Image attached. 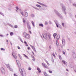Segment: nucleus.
Wrapping results in <instances>:
<instances>
[{
    "label": "nucleus",
    "mask_w": 76,
    "mask_h": 76,
    "mask_svg": "<svg viewBox=\"0 0 76 76\" xmlns=\"http://www.w3.org/2000/svg\"><path fill=\"white\" fill-rule=\"evenodd\" d=\"M19 70L20 72V73L22 76H26V72L23 69H20L19 68Z\"/></svg>",
    "instance_id": "f257e3e1"
},
{
    "label": "nucleus",
    "mask_w": 76,
    "mask_h": 76,
    "mask_svg": "<svg viewBox=\"0 0 76 76\" xmlns=\"http://www.w3.org/2000/svg\"><path fill=\"white\" fill-rule=\"evenodd\" d=\"M42 36L45 39H47L48 38H49L50 39H51V35H48L46 33L45 34H42Z\"/></svg>",
    "instance_id": "f03ea898"
},
{
    "label": "nucleus",
    "mask_w": 76,
    "mask_h": 76,
    "mask_svg": "<svg viewBox=\"0 0 76 76\" xmlns=\"http://www.w3.org/2000/svg\"><path fill=\"white\" fill-rule=\"evenodd\" d=\"M60 5L62 7L61 9L63 11V12H64V14H65V15H66V12H65V10H66V8L65 7H64V6L63 4L61 3L60 4Z\"/></svg>",
    "instance_id": "7ed1b4c3"
},
{
    "label": "nucleus",
    "mask_w": 76,
    "mask_h": 76,
    "mask_svg": "<svg viewBox=\"0 0 76 76\" xmlns=\"http://www.w3.org/2000/svg\"><path fill=\"white\" fill-rule=\"evenodd\" d=\"M54 11L56 13V15H58V16H59L60 18H61V19H63V17L62 16H61V15H60V13H59L57 10H54Z\"/></svg>",
    "instance_id": "20e7f679"
},
{
    "label": "nucleus",
    "mask_w": 76,
    "mask_h": 76,
    "mask_svg": "<svg viewBox=\"0 0 76 76\" xmlns=\"http://www.w3.org/2000/svg\"><path fill=\"white\" fill-rule=\"evenodd\" d=\"M23 35L26 38H27V39H29V38H30V36H29V35L28 34H26V32H24Z\"/></svg>",
    "instance_id": "39448f33"
},
{
    "label": "nucleus",
    "mask_w": 76,
    "mask_h": 76,
    "mask_svg": "<svg viewBox=\"0 0 76 76\" xmlns=\"http://www.w3.org/2000/svg\"><path fill=\"white\" fill-rule=\"evenodd\" d=\"M2 74L3 75L5 74V70L3 68H1V69Z\"/></svg>",
    "instance_id": "423d86ee"
},
{
    "label": "nucleus",
    "mask_w": 76,
    "mask_h": 76,
    "mask_svg": "<svg viewBox=\"0 0 76 76\" xmlns=\"http://www.w3.org/2000/svg\"><path fill=\"white\" fill-rule=\"evenodd\" d=\"M31 47V48H32V49H33V50H34V51H35V53H37V51H36V50H35V47H34V46H32L31 45H30Z\"/></svg>",
    "instance_id": "0eeeda50"
},
{
    "label": "nucleus",
    "mask_w": 76,
    "mask_h": 76,
    "mask_svg": "<svg viewBox=\"0 0 76 76\" xmlns=\"http://www.w3.org/2000/svg\"><path fill=\"white\" fill-rule=\"evenodd\" d=\"M42 65L43 66H44V67H45V68H46V69H48V66L45 65V64L44 63H42Z\"/></svg>",
    "instance_id": "6e6552de"
},
{
    "label": "nucleus",
    "mask_w": 76,
    "mask_h": 76,
    "mask_svg": "<svg viewBox=\"0 0 76 76\" xmlns=\"http://www.w3.org/2000/svg\"><path fill=\"white\" fill-rule=\"evenodd\" d=\"M27 28H28L29 30H30L31 29V26L30 25H29V24L28 23H27Z\"/></svg>",
    "instance_id": "1a4fd4ad"
},
{
    "label": "nucleus",
    "mask_w": 76,
    "mask_h": 76,
    "mask_svg": "<svg viewBox=\"0 0 76 76\" xmlns=\"http://www.w3.org/2000/svg\"><path fill=\"white\" fill-rule=\"evenodd\" d=\"M62 43L63 45H65V40H64V39H62Z\"/></svg>",
    "instance_id": "9d476101"
},
{
    "label": "nucleus",
    "mask_w": 76,
    "mask_h": 76,
    "mask_svg": "<svg viewBox=\"0 0 76 76\" xmlns=\"http://www.w3.org/2000/svg\"><path fill=\"white\" fill-rule=\"evenodd\" d=\"M12 54L13 56L15 58V59H17V57H16V56H15V55H16L15 53H13Z\"/></svg>",
    "instance_id": "9b49d317"
},
{
    "label": "nucleus",
    "mask_w": 76,
    "mask_h": 76,
    "mask_svg": "<svg viewBox=\"0 0 76 76\" xmlns=\"http://www.w3.org/2000/svg\"><path fill=\"white\" fill-rule=\"evenodd\" d=\"M24 16L26 17H28V14L27 12H25L24 13Z\"/></svg>",
    "instance_id": "f8f14e48"
},
{
    "label": "nucleus",
    "mask_w": 76,
    "mask_h": 76,
    "mask_svg": "<svg viewBox=\"0 0 76 76\" xmlns=\"http://www.w3.org/2000/svg\"><path fill=\"white\" fill-rule=\"evenodd\" d=\"M62 62L64 64V65H66V66H67V64H66V63H67V62L65 61H64L63 60L62 61Z\"/></svg>",
    "instance_id": "ddd939ff"
},
{
    "label": "nucleus",
    "mask_w": 76,
    "mask_h": 76,
    "mask_svg": "<svg viewBox=\"0 0 76 76\" xmlns=\"http://www.w3.org/2000/svg\"><path fill=\"white\" fill-rule=\"evenodd\" d=\"M54 22L56 23L57 28H58V25H57V23H58V22H57L56 20H55Z\"/></svg>",
    "instance_id": "4468645a"
},
{
    "label": "nucleus",
    "mask_w": 76,
    "mask_h": 76,
    "mask_svg": "<svg viewBox=\"0 0 76 76\" xmlns=\"http://www.w3.org/2000/svg\"><path fill=\"white\" fill-rule=\"evenodd\" d=\"M73 57L74 58H75L76 57V54H75L74 53H73Z\"/></svg>",
    "instance_id": "2eb2a0df"
},
{
    "label": "nucleus",
    "mask_w": 76,
    "mask_h": 76,
    "mask_svg": "<svg viewBox=\"0 0 76 76\" xmlns=\"http://www.w3.org/2000/svg\"><path fill=\"white\" fill-rule=\"evenodd\" d=\"M37 3H38L39 4H40V5H41L42 6H45V5L43 4H42V3L39 2H37Z\"/></svg>",
    "instance_id": "dca6fc26"
},
{
    "label": "nucleus",
    "mask_w": 76,
    "mask_h": 76,
    "mask_svg": "<svg viewBox=\"0 0 76 76\" xmlns=\"http://www.w3.org/2000/svg\"><path fill=\"white\" fill-rule=\"evenodd\" d=\"M16 61L17 63V64H18L19 67H20V64H18V60H17Z\"/></svg>",
    "instance_id": "f3484780"
},
{
    "label": "nucleus",
    "mask_w": 76,
    "mask_h": 76,
    "mask_svg": "<svg viewBox=\"0 0 76 76\" xmlns=\"http://www.w3.org/2000/svg\"><path fill=\"white\" fill-rule=\"evenodd\" d=\"M31 23L34 27H35V24L33 21H31Z\"/></svg>",
    "instance_id": "a211bd4d"
},
{
    "label": "nucleus",
    "mask_w": 76,
    "mask_h": 76,
    "mask_svg": "<svg viewBox=\"0 0 76 76\" xmlns=\"http://www.w3.org/2000/svg\"><path fill=\"white\" fill-rule=\"evenodd\" d=\"M57 35V34L56 33H54L53 34V37H54V38H56V36Z\"/></svg>",
    "instance_id": "6ab92c4d"
},
{
    "label": "nucleus",
    "mask_w": 76,
    "mask_h": 76,
    "mask_svg": "<svg viewBox=\"0 0 76 76\" xmlns=\"http://www.w3.org/2000/svg\"><path fill=\"white\" fill-rule=\"evenodd\" d=\"M39 26H42V27H43V26H44L43 25V24H39Z\"/></svg>",
    "instance_id": "aec40b11"
},
{
    "label": "nucleus",
    "mask_w": 76,
    "mask_h": 76,
    "mask_svg": "<svg viewBox=\"0 0 76 76\" xmlns=\"http://www.w3.org/2000/svg\"><path fill=\"white\" fill-rule=\"evenodd\" d=\"M24 44H25L26 45V47H28V45L27 44V43L26 42V41H25L24 42Z\"/></svg>",
    "instance_id": "412c9836"
},
{
    "label": "nucleus",
    "mask_w": 76,
    "mask_h": 76,
    "mask_svg": "<svg viewBox=\"0 0 76 76\" xmlns=\"http://www.w3.org/2000/svg\"><path fill=\"white\" fill-rule=\"evenodd\" d=\"M44 74L45 76H48V74H47V73H46V72H44Z\"/></svg>",
    "instance_id": "4be33fe9"
},
{
    "label": "nucleus",
    "mask_w": 76,
    "mask_h": 76,
    "mask_svg": "<svg viewBox=\"0 0 76 76\" xmlns=\"http://www.w3.org/2000/svg\"><path fill=\"white\" fill-rule=\"evenodd\" d=\"M10 35H11V36H12V35H13V32H11L10 33Z\"/></svg>",
    "instance_id": "5701e85b"
},
{
    "label": "nucleus",
    "mask_w": 76,
    "mask_h": 76,
    "mask_svg": "<svg viewBox=\"0 0 76 76\" xmlns=\"http://www.w3.org/2000/svg\"><path fill=\"white\" fill-rule=\"evenodd\" d=\"M56 44L57 46H58V41H56Z\"/></svg>",
    "instance_id": "b1692460"
},
{
    "label": "nucleus",
    "mask_w": 76,
    "mask_h": 76,
    "mask_svg": "<svg viewBox=\"0 0 76 76\" xmlns=\"http://www.w3.org/2000/svg\"><path fill=\"white\" fill-rule=\"evenodd\" d=\"M36 6H37V7H41V6L38 4H37Z\"/></svg>",
    "instance_id": "393cba45"
},
{
    "label": "nucleus",
    "mask_w": 76,
    "mask_h": 76,
    "mask_svg": "<svg viewBox=\"0 0 76 76\" xmlns=\"http://www.w3.org/2000/svg\"><path fill=\"white\" fill-rule=\"evenodd\" d=\"M9 69L10 71H11V72H13V69H12V68L10 67Z\"/></svg>",
    "instance_id": "a878e982"
},
{
    "label": "nucleus",
    "mask_w": 76,
    "mask_h": 76,
    "mask_svg": "<svg viewBox=\"0 0 76 76\" xmlns=\"http://www.w3.org/2000/svg\"><path fill=\"white\" fill-rule=\"evenodd\" d=\"M33 7V8H34V9H36V10H39V9H38L37 8H36V7Z\"/></svg>",
    "instance_id": "bb28decb"
},
{
    "label": "nucleus",
    "mask_w": 76,
    "mask_h": 76,
    "mask_svg": "<svg viewBox=\"0 0 76 76\" xmlns=\"http://www.w3.org/2000/svg\"><path fill=\"white\" fill-rule=\"evenodd\" d=\"M31 17H32V18H34V16H35L33 14H31Z\"/></svg>",
    "instance_id": "cd10ccee"
},
{
    "label": "nucleus",
    "mask_w": 76,
    "mask_h": 76,
    "mask_svg": "<svg viewBox=\"0 0 76 76\" xmlns=\"http://www.w3.org/2000/svg\"><path fill=\"white\" fill-rule=\"evenodd\" d=\"M56 38L57 39H58L60 38V36H57Z\"/></svg>",
    "instance_id": "c85d7f7f"
},
{
    "label": "nucleus",
    "mask_w": 76,
    "mask_h": 76,
    "mask_svg": "<svg viewBox=\"0 0 76 76\" xmlns=\"http://www.w3.org/2000/svg\"><path fill=\"white\" fill-rule=\"evenodd\" d=\"M58 56L60 60H61V56H60V55H59Z\"/></svg>",
    "instance_id": "c756f323"
},
{
    "label": "nucleus",
    "mask_w": 76,
    "mask_h": 76,
    "mask_svg": "<svg viewBox=\"0 0 76 76\" xmlns=\"http://www.w3.org/2000/svg\"><path fill=\"white\" fill-rule=\"evenodd\" d=\"M62 25L63 26V27H64V23H62Z\"/></svg>",
    "instance_id": "7c9ffc66"
},
{
    "label": "nucleus",
    "mask_w": 76,
    "mask_h": 76,
    "mask_svg": "<svg viewBox=\"0 0 76 76\" xmlns=\"http://www.w3.org/2000/svg\"><path fill=\"white\" fill-rule=\"evenodd\" d=\"M23 56H24L25 57H26V58H28V56H26V55H25V54H24Z\"/></svg>",
    "instance_id": "2f4dec72"
},
{
    "label": "nucleus",
    "mask_w": 76,
    "mask_h": 76,
    "mask_svg": "<svg viewBox=\"0 0 76 76\" xmlns=\"http://www.w3.org/2000/svg\"><path fill=\"white\" fill-rule=\"evenodd\" d=\"M21 14L22 15V16H24V13H23V12H21Z\"/></svg>",
    "instance_id": "473e14b6"
},
{
    "label": "nucleus",
    "mask_w": 76,
    "mask_h": 76,
    "mask_svg": "<svg viewBox=\"0 0 76 76\" xmlns=\"http://www.w3.org/2000/svg\"><path fill=\"white\" fill-rule=\"evenodd\" d=\"M40 10H45L43 8H41L40 9Z\"/></svg>",
    "instance_id": "72a5a7b5"
},
{
    "label": "nucleus",
    "mask_w": 76,
    "mask_h": 76,
    "mask_svg": "<svg viewBox=\"0 0 76 76\" xmlns=\"http://www.w3.org/2000/svg\"><path fill=\"white\" fill-rule=\"evenodd\" d=\"M6 65L7 66V68H9V69L10 68V66H9V64Z\"/></svg>",
    "instance_id": "f704fd0d"
},
{
    "label": "nucleus",
    "mask_w": 76,
    "mask_h": 76,
    "mask_svg": "<svg viewBox=\"0 0 76 76\" xmlns=\"http://www.w3.org/2000/svg\"><path fill=\"white\" fill-rule=\"evenodd\" d=\"M1 50H2L3 51H4V50H5V49H4L3 48H1Z\"/></svg>",
    "instance_id": "c9c22d12"
},
{
    "label": "nucleus",
    "mask_w": 76,
    "mask_h": 76,
    "mask_svg": "<svg viewBox=\"0 0 76 76\" xmlns=\"http://www.w3.org/2000/svg\"><path fill=\"white\" fill-rule=\"evenodd\" d=\"M14 28H18V26L16 25L15 26Z\"/></svg>",
    "instance_id": "e433bc0d"
},
{
    "label": "nucleus",
    "mask_w": 76,
    "mask_h": 76,
    "mask_svg": "<svg viewBox=\"0 0 76 76\" xmlns=\"http://www.w3.org/2000/svg\"><path fill=\"white\" fill-rule=\"evenodd\" d=\"M62 53H63V54H64V55H65V52H64V51H63Z\"/></svg>",
    "instance_id": "4c0bfd02"
},
{
    "label": "nucleus",
    "mask_w": 76,
    "mask_h": 76,
    "mask_svg": "<svg viewBox=\"0 0 76 76\" xmlns=\"http://www.w3.org/2000/svg\"><path fill=\"white\" fill-rule=\"evenodd\" d=\"M23 22H24V23H25L26 22L25 20V19H24V18L23 19Z\"/></svg>",
    "instance_id": "58836bf2"
},
{
    "label": "nucleus",
    "mask_w": 76,
    "mask_h": 76,
    "mask_svg": "<svg viewBox=\"0 0 76 76\" xmlns=\"http://www.w3.org/2000/svg\"><path fill=\"white\" fill-rule=\"evenodd\" d=\"M0 14L1 15H2L3 16H4V15H3V13H2L1 12H0Z\"/></svg>",
    "instance_id": "ea45409f"
},
{
    "label": "nucleus",
    "mask_w": 76,
    "mask_h": 76,
    "mask_svg": "<svg viewBox=\"0 0 76 76\" xmlns=\"http://www.w3.org/2000/svg\"><path fill=\"white\" fill-rule=\"evenodd\" d=\"M49 72L50 73H53V72H52L50 70L49 71Z\"/></svg>",
    "instance_id": "a19ab883"
},
{
    "label": "nucleus",
    "mask_w": 76,
    "mask_h": 76,
    "mask_svg": "<svg viewBox=\"0 0 76 76\" xmlns=\"http://www.w3.org/2000/svg\"><path fill=\"white\" fill-rule=\"evenodd\" d=\"M45 25H47L48 24V23L47 21H45Z\"/></svg>",
    "instance_id": "79ce46f5"
},
{
    "label": "nucleus",
    "mask_w": 76,
    "mask_h": 76,
    "mask_svg": "<svg viewBox=\"0 0 76 76\" xmlns=\"http://www.w3.org/2000/svg\"><path fill=\"white\" fill-rule=\"evenodd\" d=\"M49 23L50 24H52V22L50 21H49Z\"/></svg>",
    "instance_id": "37998d69"
},
{
    "label": "nucleus",
    "mask_w": 76,
    "mask_h": 76,
    "mask_svg": "<svg viewBox=\"0 0 76 76\" xmlns=\"http://www.w3.org/2000/svg\"><path fill=\"white\" fill-rule=\"evenodd\" d=\"M38 71L39 73H41V70L40 69H39Z\"/></svg>",
    "instance_id": "c03bdc74"
},
{
    "label": "nucleus",
    "mask_w": 76,
    "mask_h": 76,
    "mask_svg": "<svg viewBox=\"0 0 76 76\" xmlns=\"http://www.w3.org/2000/svg\"><path fill=\"white\" fill-rule=\"evenodd\" d=\"M17 48H18V49H19V50H20V48L19 46H18Z\"/></svg>",
    "instance_id": "a18cd8bd"
},
{
    "label": "nucleus",
    "mask_w": 76,
    "mask_h": 76,
    "mask_svg": "<svg viewBox=\"0 0 76 76\" xmlns=\"http://www.w3.org/2000/svg\"><path fill=\"white\" fill-rule=\"evenodd\" d=\"M9 25L10 26H11V27H13V26L12 25L10 24H9Z\"/></svg>",
    "instance_id": "49530a36"
},
{
    "label": "nucleus",
    "mask_w": 76,
    "mask_h": 76,
    "mask_svg": "<svg viewBox=\"0 0 76 76\" xmlns=\"http://www.w3.org/2000/svg\"><path fill=\"white\" fill-rule=\"evenodd\" d=\"M37 70H39L40 69H39V68H38V67H37Z\"/></svg>",
    "instance_id": "de8ad7c7"
},
{
    "label": "nucleus",
    "mask_w": 76,
    "mask_h": 76,
    "mask_svg": "<svg viewBox=\"0 0 76 76\" xmlns=\"http://www.w3.org/2000/svg\"><path fill=\"white\" fill-rule=\"evenodd\" d=\"M16 9H17V10H19V8H18V7H16Z\"/></svg>",
    "instance_id": "09e8293b"
},
{
    "label": "nucleus",
    "mask_w": 76,
    "mask_h": 76,
    "mask_svg": "<svg viewBox=\"0 0 76 76\" xmlns=\"http://www.w3.org/2000/svg\"><path fill=\"white\" fill-rule=\"evenodd\" d=\"M20 41H21V42H23V41H22V39H21L20 38Z\"/></svg>",
    "instance_id": "8fccbe9b"
},
{
    "label": "nucleus",
    "mask_w": 76,
    "mask_h": 76,
    "mask_svg": "<svg viewBox=\"0 0 76 76\" xmlns=\"http://www.w3.org/2000/svg\"><path fill=\"white\" fill-rule=\"evenodd\" d=\"M53 56L54 57H55V54L54 53L53 54Z\"/></svg>",
    "instance_id": "3c124183"
},
{
    "label": "nucleus",
    "mask_w": 76,
    "mask_h": 76,
    "mask_svg": "<svg viewBox=\"0 0 76 76\" xmlns=\"http://www.w3.org/2000/svg\"><path fill=\"white\" fill-rule=\"evenodd\" d=\"M28 50H30V47H28Z\"/></svg>",
    "instance_id": "603ef678"
},
{
    "label": "nucleus",
    "mask_w": 76,
    "mask_h": 76,
    "mask_svg": "<svg viewBox=\"0 0 76 76\" xmlns=\"http://www.w3.org/2000/svg\"><path fill=\"white\" fill-rule=\"evenodd\" d=\"M49 48H50V49H51V46H49Z\"/></svg>",
    "instance_id": "864d4df0"
},
{
    "label": "nucleus",
    "mask_w": 76,
    "mask_h": 76,
    "mask_svg": "<svg viewBox=\"0 0 76 76\" xmlns=\"http://www.w3.org/2000/svg\"><path fill=\"white\" fill-rule=\"evenodd\" d=\"M28 70H31V68H29Z\"/></svg>",
    "instance_id": "5fc2aeb1"
},
{
    "label": "nucleus",
    "mask_w": 76,
    "mask_h": 76,
    "mask_svg": "<svg viewBox=\"0 0 76 76\" xmlns=\"http://www.w3.org/2000/svg\"><path fill=\"white\" fill-rule=\"evenodd\" d=\"M29 33H30V34H31V31H29Z\"/></svg>",
    "instance_id": "6e6d98bb"
},
{
    "label": "nucleus",
    "mask_w": 76,
    "mask_h": 76,
    "mask_svg": "<svg viewBox=\"0 0 76 76\" xmlns=\"http://www.w3.org/2000/svg\"><path fill=\"white\" fill-rule=\"evenodd\" d=\"M14 76H18L17 75H16V74H14Z\"/></svg>",
    "instance_id": "4d7b16f0"
},
{
    "label": "nucleus",
    "mask_w": 76,
    "mask_h": 76,
    "mask_svg": "<svg viewBox=\"0 0 76 76\" xmlns=\"http://www.w3.org/2000/svg\"><path fill=\"white\" fill-rule=\"evenodd\" d=\"M46 62L47 63V64L48 63V61H46Z\"/></svg>",
    "instance_id": "13d9d810"
},
{
    "label": "nucleus",
    "mask_w": 76,
    "mask_h": 76,
    "mask_svg": "<svg viewBox=\"0 0 76 76\" xmlns=\"http://www.w3.org/2000/svg\"><path fill=\"white\" fill-rule=\"evenodd\" d=\"M0 37H3V36L2 35H1L0 34Z\"/></svg>",
    "instance_id": "bf43d9fd"
},
{
    "label": "nucleus",
    "mask_w": 76,
    "mask_h": 76,
    "mask_svg": "<svg viewBox=\"0 0 76 76\" xmlns=\"http://www.w3.org/2000/svg\"><path fill=\"white\" fill-rule=\"evenodd\" d=\"M48 66H50V64H49L48 63Z\"/></svg>",
    "instance_id": "052dcab7"
},
{
    "label": "nucleus",
    "mask_w": 76,
    "mask_h": 76,
    "mask_svg": "<svg viewBox=\"0 0 76 76\" xmlns=\"http://www.w3.org/2000/svg\"><path fill=\"white\" fill-rule=\"evenodd\" d=\"M60 29H62V27H60Z\"/></svg>",
    "instance_id": "680f3d73"
},
{
    "label": "nucleus",
    "mask_w": 76,
    "mask_h": 76,
    "mask_svg": "<svg viewBox=\"0 0 76 76\" xmlns=\"http://www.w3.org/2000/svg\"><path fill=\"white\" fill-rule=\"evenodd\" d=\"M61 46V48H63V46Z\"/></svg>",
    "instance_id": "e2e57ef3"
},
{
    "label": "nucleus",
    "mask_w": 76,
    "mask_h": 76,
    "mask_svg": "<svg viewBox=\"0 0 76 76\" xmlns=\"http://www.w3.org/2000/svg\"><path fill=\"white\" fill-rule=\"evenodd\" d=\"M67 50H68V51H69V49H67Z\"/></svg>",
    "instance_id": "0e129e2a"
},
{
    "label": "nucleus",
    "mask_w": 76,
    "mask_h": 76,
    "mask_svg": "<svg viewBox=\"0 0 76 76\" xmlns=\"http://www.w3.org/2000/svg\"><path fill=\"white\" fill-rule=\"evenodd\" d=\"M66 71H67V72H68V71H69V70H68V69H66Z\"/></svg>",
    "instance_id": "69168bd1"
},
{
    "label": "nucleus",
    "mask_w": 76,
    "mask_h": 76,
    "mask_svg": "<svg viewBox=\"0 0 76 76\" xmlns=\"http://www.w3.org/2000/svg\"><path fill=\"white\" fill-rule=\"evenodd\" d=\"M33 61H35V59H33Z\"/></svg>",
    "instance_id": "338daca9"
},
{
    "label": "nucleus",
    "mask_w": 76,
    "mask_h": 76,
    "mask_svg": "<svg viewBox=\"0 0 76 76\" xmlns=\"http://www.w3.org/2000/svg\"><path fill=\"white\" fill-rule=\"evenodd\" d=\"M74 34H76V32H74Z\"/></svg>",
    "instance_id": "774afa93"
}]
</instances>
